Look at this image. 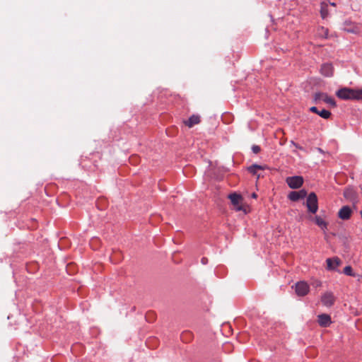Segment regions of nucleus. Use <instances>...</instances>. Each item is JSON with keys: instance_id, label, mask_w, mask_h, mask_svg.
Listing matches in <instances>:
<instances>
[{"instance_id": "6", "label": "nucleus", "mask_w": 362, "mask_h": 362, "mask_svg": "<svg viewBox=\"0 0 362 362\" xmlns=\"http://www.w3.org/2000/svg\"><path fill=\"white\" fill-rule=\"evenodd\" d=\"M335 300L336 298L333 293L330 291L325 293L321 297V302L326 307H332L334 304Z\"/></svg>"}, {"instance_id": "16", "label": "nucleus", "mask_w": 362, "mask_h": 362, "mask_svg": "<svg viewBox=\"0 0 362 362\" xmlns=\"http://www.w3.org/2000/svg\"><path fill=\"white\" fill-rule=\"evenodd\" d=\"M315 223L324 231L327 228V223L321 217L315 216Z\"/></svg>"}, {"instance_id": "18", "label": "nucleus", "mask_w": 362, "mask_h": 362, "mask_svg": "<svg viewBox=\"0 0 362 362\" xmlns=\"http://www.w3.org/2000/svg\"><path fill=\"white\" fill-rule=\"evenodd\" d=\"M263 168H264L261 165H252L248 168V171L253 175H256L257 170H262Z\"/></svg>"}, {"instance_id": "1", "label": "nucleus", "mask_w": 362, "mask_h": 362, "mask_svg": "<svg viewBox=\"0 0 362 362\" xmlns=\"http://www.w3.org/2000/svg\"><path fill=\"white\" fill-rule=\"evenodd\" d=\"M336 95L342 100H362V90L343 88L338 90Z\"/></svg>"}, {"instance_id": "7", "label": "nucleus", "mask_w": 362, "mask_h": 362, "mask_svg": "<svg viewBox=\"0 0 362 362\" xmlns=\"http://www.w3.org/2000/svg\"><path fill=\"white\" fill-rule=\"evenodd\" d=\"M309 292V286L305 281H299L296 284V293L299 296H305Z\"/></svg>"}, {"instance_id": "8", "label": "nucleus", "mask_w": 362, "mask_h": 362, "mask_svg": "<svg viewBox=\"0 0 362 362\" xmlns=\"http://www.w3.org/2000/svg\"><path fill=\"white\" fill-rule=\"evenodd\" d=\"M344 197L346 199L352 202H356L358 199L357 192L352 187L345 188L344 191Z\"/></svg>"}, {"instance_id": "21", "label": "nucleus", "mask_w": 362, "mask_h": 362, "mask_svg": "<svg viewBox=\"0 0 362 362\" xmlns=\"http://www.w3.org/2000/svg\"><path fill=\"white\" fill-rule=\"evenodd\" d=\"M346 274L349 275V276H354V277H358V281H361V279H362V275H359V274H357V273H351V272H349V273H345Z\"/></svg>"}, {"instance_id": "19", "label": "nucleus", "mask_w": 362, "mask_h": 362, "mask_svg": "<svg viewBox=\"0 0 362 362\" xmlns=\"http://www.w3.org/2000/svg\"><path fill=\"white\" fill-rule=\"evenodd\" d=\"M317 115L324 119H328L331 115V112L326 110H322L321 111H318Z\"/></svg>"}, {"instance_id": "23", "label": "nucleus", "mask_w": 362, "mask_h": 362, "mask_svg": "<svg viewBox=\"0 0 362 362\" xmlns=\"http://www.w3.org/2000/svg\"><path fill=\"white\" fill-rule=\"evenodd\" d=\"M310 110L312 112H314V113H316V114H317V113H318V111H319L316 107H311L310 108Z\"/></svg>"}, {"instance_id": "10", "label": "nucleus", "mask_w": 362, "mask_h": 362, "mask_svg": "<svg viewBox=\"0 0 362 362\" xmlns=\"http://www.w3.org/2000/svg\"><path fill=\"white\" fill-rule=\"evenodd\" d=\"M317 322L322 327H327L332 323L331 317L327 314H320L317 316Z\"/></svg>"}, {"instance_id": "3", "label": "nucleus", "mask_w": 362, "mask_h": 362, "mask_svg": "<svg viewBox=\"0 0 362 362\" xmlns=\"http://www.w3.org/2000/svg\"><path fill=\"white\" fill-rule=\"evenodd\" d=\"M306 206L309 212L315 214L318 209L317 197L315 193L311 192L307 197Z\"/></svg>"}, {"instance_id": "22", "label": "nucleus", "mask_w": 362, "mask_h": 362, "mask_svg": "<svg viewBox=\"0 0 362 362\" xmlns=\"http://www.w3.org/2000/svg\"><path fill=\"white\" fill-rule=\"evenodd\" d=\"M252 152L254 153H259L261 148L259 146H256V145H254L252 147Z\"/></svg>"}, {"instance_id": "12", "label": "nucleus", "mask_w": 362, "mask_h": 362, "mask_svg": "<svg viewBox=\"0 0 362 362\" xmlns=\"http://www.w3.org/2000/svg\"><path fill=\"white\" fill-rule=\"evenodd\" d=\"M307 196V192L305 189H301L298 192L293 191L288 194V198L293 202L303 199Z\"/></svg>"}, {"instance_id": "27", "label": "nucleus", "mask_w": 362, "mask_h": 362, "mask_svg": "<svg viewBox=\"0 0 362 362\" xmlns=\"http://www.w3.org/2000/svg\"><path fill=\"white\" fill-rule=\"evenodd\" d=\"M292 144H293L294 146H296V148H299V149H301L302 148L300 146H299L297 144L294 143L293 141H292Z\"/></svg>"}, {"instance_id": "5", "label": "nucleus", "mask_w": 362, "mask_h": 362, "mask_svg": "<svg viewBox=\"0 0 362 362\" xmlns=\"http://www.w3.org/2000/svg\"><path fill=\"white\" fill-rule=\"evenodd\" d=\"M286 183L291 189H298L303 183V178L301 176L288 177L286 178Z\"/></svg>"}, {"instance_id": "13", "label": "nucleus", "mask_w": 362, "mask_h": 362, "mask_svg": "<svg viewBox=\"0 0 362 362\" xmlns=\"http://www.w3.org/2000/svg\"><path fill=\"white\" fill-rule=\"evenodd\" d=\"M321 74L326 76V77H330L333 75L334 69L331 64H324L322 65L320 69Z\"/></svg>"}, {"instance_id": "2", "label": "nucleus", "mask_w": 362, "mask_h": 362, "mask_svg": "<svg viewBox=\"0 0 362 362\" xmlns=\"http://www.w3.org/2000/svg\"><path fill=\"white\" fill-rule=\"evenodd\" d=\"M228 198L236 211H243L246 213L245 206L243 204V199L240 194L237 193L230 194Z\"/></svg>"}, {"instance_id": "17", "label": "nucleus", "mask_w": 362, "mask_h": 362, "mask_svg": "<svg viewBox=\"0 0 362 362\" xmlns=\"http://www.w3.org/2000/svg\"><path fill=\"white\" fill-rule=\"evenodd\" d=\"M181 339L185 342V343H187V342H189L192 337H193V335H192V333L189 331H185L182 333L181 334Z\"/></svg>"}, {"instance_id": "11", "label": "nucleus", "mask_w": 362, "mask_h": 362, "mask_svg": "<svg viewBox=\"0 0 362 362\" xmlns=\"http://www.w3.org/2000/svg\"><path fill=\"white\" fill-rule=\"evenodd\" d=\"M351 214V209L349 206H344L339 209L338 216L342 220H348L350 218Z\"/></svg>"}, {"instance_id": "15", "label": "nucleus", "mask_w": 362, "mask_h": 362, "mask_svg": "<svg viewBox=\"0 0 362 362\" xmlns=\"http://www.w3.org/2000/svg\"><path fill=\"white\" fill-rule=\"evenodd\" d=\"M200 122V117L197 115H193L187 120H185L184 124L189 128H192L194 125L198 124Z\"/></svg>"}, {"instance_id": "20", "label": "nucleus", "mask_w": 362, "mask_h": 362, "mask_svg": "<svg viewBox=\"0 0 362 362\" xmlns=\"http://www.w3.org/2000/svg\"><path fill=\"white\" fill-rule=\"evenodd\" d=\"M66 270H76V269H78V268L76 267V265L75 263L74 262H70V263H68L66 264Z\"/></svg>"}, {"instance_id": "14", "label": "nucleus", "mask_w": 362, "mask_h": 362, "mask_svg": "<svg viewBox=\"0 0 362 362\" xmlns=\"http://www.w3.org/2000/svg\"><path fill=\"white\" fill-rule=\"evenodd\" d=\"M327 269L328 270H335L340 264L341 261L338 257L328 258L326 260Z\"/></svg>"}, {"instance_id": "24", "label": "nucleus", "mask_w": 362, "mask_h": 362, "mask_svg": "<svg viewBox=\"0 0 362 362\" xmlns=\"http://www.w3.org/2000/svg\"><path fill=\"white\" fill-rule=\"evenodd\" d=\"M343 272H351V267L350 266H346L344 268Z\"/></svg>"}, {"instance_id": "4", "label": "nucleus", "mask_w": 362, "mask_h": 362, "mask_svg": "<svg viewBox=\"0 0 362 362\" xmlns=\"http://www.w3.org/2000/svg\"><path fill=\"white\" fill-rule=\"evenodd\" d=\"M314 100L315 103L323 101L327 104H329L332 107H336V102L334 98L329 97L324 93H316L314 95Z\"/></svg>"}, {"instance_id": "28", "label": "nucleus", "mask_w": 362, "mask_h": 362, "mask_svg": "<svg viewBox=\"0 0 362 362\" xmlns=\"http://www.w3.org/2000/svg\"><path fill=\"white\" fill-rule=\"evenodd\" d=\"M252 197L253 198H256V197H257V194H256L255 193H253V194H252Z\"/></svg>"}, {"instance_id": "25", "label": "nucleus", "mask_w": 362, "mask_h": 362, "mask_svg": "<svg viewBox=\"0 0 362 362\" xmlns=\"http://www.w3.org/2000/svg\"><path fill=\"white\" fill-rule=\"evenodd\" d=\"M313 286L315 287H318L321 286V282L320 281H316L315 283H313Z\"/></svg>"}, {"instance_id": "26", "label": "nucleus", "mask_w": 362, "mask_h": 362, "mask_svg": "<svg viewBox=\"0 0 362 362\" xmlns=\"http://www.w3.org/2000/svg\"><path fill=\"white\" fill-rule=\"evenodd\" d=\"M207 261L208 260H207V259L206 257H203L202 259V260H201L202 263L204 264H206L207 262Z\"/></svg>"}, {"instance_id": "9", "label": "nucleus", "mask_w": 362, "mask_h": 362, "mask_svg": "<svg viewBox=\"0 0 362 362\" xmlns=\"http://www.w3.org/2000/svg\"><path fill=\"white\" fill-rule=\"evenodd\" d=\"M343 30L349 33L357 34L361 32V27L351 22H345L344 24Z\"/></svg>"}]
</instances>
